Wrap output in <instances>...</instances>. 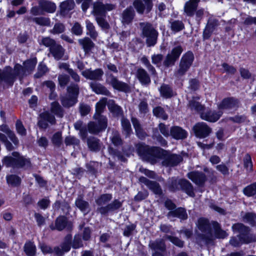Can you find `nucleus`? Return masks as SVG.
Returning <instances> with one entry per match:
<instances>
[{
	"mask_svg": "<svg viewBox=\"0 0 256 256\" xmlns=\"http://www.w3.org/2000/svg\"><path fill=\"white\" fill-rule=\"evenodd\" d=\"M222 114V112L218 111L216 112L215 111L203 112L200 113L201 118L210 122L217 121Z\"/></svg>",
	"mask_w": 256,
	"mask_h": 256,
	"instance_id": "nucleus-14",
	"label": "nucleus"
},
{
	"mask_svg": "<svg viewBox=\"0 0 256 256\" xmlns=\"http://www.w3.org/2000/svg\"><path fill=\"white\" fill-rule=\"evenodd\" d=\"M114 8V6L108 4L104 6L100 2L94 3L93 6V13L96 16V20L98 24L103 29H107L108 28V24L103 18L99 17L102 16L107 10H112Z\"/></svg>",
	"mask_w": 256,
	"mask_h": 256,
	"instance_id": "nucleus-6",
	"label": "nucleus"
},
{
	"mask_svg": "<svg viewBox=\"0 0 256 256\" xmlns=\"http://www.w3.org/2000/svg\"><path fill=\"white\" fill-rule=\"evenodd\" d=\"M188 175L190 179L198 186L202 185L206 180L205 176L201 172H193L188 173Z\"/></svg>",
	"mask_w": 256,
	"mask_h": 256,
	"instance_id": "nucleus-16",
	"label": "nucleus"
},
{
	"mask_svg": "<svg viewBox=\"0 0 256 256\" xmlns=\"http://www.w3.org/2000/svg\"><path fill=\"white\" fill-rule=\"evenodd\" d=\"M54 121L55 118L54 116L46 112L40 115V120L38 122V124L42 128H46L47 126V124H45L46 122L52 124L54 122Z\"/></svg>",
	"mask_w": 256,
	"mask_h": 256,
	"instance_id": "nucleus-22",
	"label": "nucleus"
},
{
	"mask_svg": "<svg viewBox=\"0 0 256 256\" xmlns=\"http://www.w3.org/2000/svg\"><path fill=\"white\" fill-rule=\"evenodd\" d=\"M24 252L28 256H34L36 252L34 244L31 242H28L24 245Z\"/></svg>",
	"mask_w": 256,
	"mask_h": 256,
	"instance_id": "nucleus-39",
	"label": "nucleus"
},
{
	"mask_svg": "<svg viewBox=\"0 0 256 256\" xmlns=\"http://www.w3.org/2000/svg\"><path fill=\"white\" fill-rule=\"evenodd\" d=\"M75 204L76 206L82 212H84L88 210V203L83 200L81 197H80L76 200Z\"/></svg>",
	"mask_w": 256,
	"mask_h": 256,
	"instance_id": "nucleus-40",
	"label": "nucleus"
},
{
	"mask_svg": "<svg viewBox=\"0 0 256 256\" xmlns=\"http://www.w3.org/2000/svg\"><path fill=\"white\" fill-rule=\"evenodd\" d=\"M150 248L154 251L153 256H163L159 252H162L165 249L163 240L156 241L150 244Z\"/></svg>",
	"mask_w": 256,
	"mask_h": 256,
	"instance_id": "nucleus-21",
	"label": "nucleus"
},
{
	"mask_svg": "<svg viewBox=\"0 0 256 256\" xmlns=\"http://www.w3.org/2000/svg\"><path fill=\"white\" fill-rule=\"evenodd\" d=\"M68 80V77L64 74L60 75L58 76L59 84L61 86H65Z\"/></svg>",
	"mask_w": 256,
	"mask_h": 256,
	"instance_id": "nucleus-59",
	"label": "nucleus"
},
{
	"mask_svg": "<svg viewBox=\"0 0 256 256\" xmlns=\"http://www.w3.org/2000/svg\"><path fill=\"white\" fill-rule=\"evenodd\" d=\"M82 246V244L80 236L78 235L76 236L72 244V247L74 248H78L81 247Z\"/></svg>",
	"mask_w": 256,
	"mask_h": 256,
	"instance_id": "nucleus-58",
	"label": "nucleus"
},
{
	"mask_svg": "<svg viewBox=\"0 0 256 256\" xmlns=\"http://www.w3.org/2000/svg\"><path fill=\"white\" fill-rule=\"evenodd\" d=\"M0 130L6 133L10 140L14 144H18V140L14 134L12 132L6 125H2L0 126Z\"/></svg>",
	"mask_w": 256,
	"mask_h": 256,
	"instance_id": "nucleus-30",
	"label": "nucleus"
},
{
	"mask_svg": "<svg viewBox=\"0 0 256 256\" xmlns=\"http://www.w3.org/2000/svg\"><path fill=\"white\" fill-rule=\"evenodd\" d=\"M72 32L76 35H80L82 32V26L78 22L74 24L72 28Z\"/></svg>",
	"mask_w": 256,
	"mask_h": 256,
	"instance_id": "nucleus-57",
	"label": "nucleus"
},
{
	"mask_svg": "<svg viewBox=\"0 0 256 256\" xmlns=\"http://www.w3.org/2000/svg\"><path fill=\"white\" fill-rule=\"evenodd\" d=\"M244 166L248 171H252V164L250 156L247 154L244 158Z\"/></svg>",
	"mask_w": 256,
	"mask_h": 256,
	"instance_id": "nucleus-49",
	"label": "nucleus"
},
{
	"mask_svg": "<svg viewBox=\"0 0 256 256\" xmlns=\"http://www.w3.org/2000/svg\"><path fill=\"white\" fill-rule=\"evenodd\" d=\"M106 82L118 90L126 92L128 90V86L126 84L119 81L112 74L107 76Z\"/></svg>",
	"mask_w": 256,
	"mask_h": 256,
	"instance_id": "nucleus-11",
	"label": "nucleus"
},
{
	"mask_svg": "<svg viewBox=\"0 0 256 256\" xmlns=\"http://www.w3.org/2000/svg\"><path fill=\"white\" fill-rule=\"evenodd\" d=\"M51 112L60 116H62V110L60 106L57 102H53L51 104Z\"/></svg>",
	"mask_w": 256,
	"mask_h": 256,
	"instance_id": "nucleus-43",
	"label": "nucleus"
},
{
	"mask_svg": "<svg viewBox=\"0 0 256 256\" xmlns=\"http://www.w3.org/2000/svg\"><path fill=\"white\" fill-rule=\"evenodd\" d=\"M121 206V203L118 201L114 200L112 204L106 207H102L99 209L100 212L102 214H105L109 210H113L118 208Z\"/></svg>",
	"mask_w": 256,
	"mask_h": 256,
	"instance_id": "nucleus-32",
	"label": "nucleus"
},
{
	"mask_svg": "<svg viewBox=\"0 0 256 256\" xmlns=\"http://www.w3.org/2000/svg\"><path fill=\"white\" fill-rule=\"evenodd\" d=\"M112 196L110 194H104L98 199L96 202L99 206H102L109 202L112 199Z\"/></svg>",
	"mask_w": 256,
	"mask_h": 256,
	"instance_id": "nucleus-48",
	"label": "nucleus"
},
{
	"mask_svg": "<svg viewBox=\"0 0 256 256\" xmlns=\"http://www.w3.org/2000/svg\"><path fill=\"white\" fill-rule=\"evenodd\" d=\"M122 125L126 134H128L131 131L130 124L129 121L124 118H122Z\"/></svg>",
	"mask_w": 256,
	"mask_h": 256,
	"instance_id": "nucleus-50",
	"label": "nucleus"
},
{
	"mask_svg": "<svg viewBox=\"0 0 256 256\" xmlns=\"http://www.w3.org/2000/svg\"><path fill=\"white\" fill-rule=\"evenodd\" d=\"M86 28L87 30V34H89L91 38H95L98 34L95 30L94 26L90 20H86Z\"/></svg>",
	"mask_w": 256,
	"mask_h": 256,
	"instance_id": "nucleus-41",
	"label": "nucleus"
},
{
	"mask_svg": "<svg viewBox=\"0 0 256 256\" xmlns=\"http://www.w3.org/2000/svg\"><path fill=\"white\" fill-rule=\"evenodd\" d=\"M16 128L18 134L22 136H24L26 134V130L24 127L22 123L20 121H18L16 123Z\"/></svg>",
	"mask_w": 256,
	"mask_h": 256,
	"instance_id": "nucleus-53",
	"label": "nucleus"
},
{
	"mask_svg": "<svg viewBox=\"0 0 256 256\" xmlns=\"http://www.w3.org/2000/svg\"><path fill=\"white\" fill-rule=\"evenodd\" d=\"M74 2L73 0H67L62 2L60 6V8L61 12L63 14H66L68 11L74 8Z\"/></svg>",
	"mask_w": 256,
	"mask_h": 256,
	"instance_id": "nucleus-29",
	"label": "nucleus"
},
{
	"mask_svg": "<svg viewBox=\"0 0 256 256\" xmlns=\"http://www.w3.org/2000/svg\"><path fill=\"white\" fill-rule=\"evenodd\" d=\"M134 15V12L132 8H127L123 13L122 22L124 24L129 23L132 20Z\"/></svg>",
	"mask_w": 256,
	"mask_h": 256,
	"instance_id": "nucleus-34",
	"label": "nucleus"
},
{
	"mask_svg": "<svg viewBox=\"0 0 256 256\" xmlns=\"http://www.w3.org/2000/svg\"><path fill=\"white\" fill-rule=\"evenodd\" d=\"M160 90L161 95L166 98H170L173 95L172 90L166 85L162 86Z\"/></svg>",
	"mask_w": 256,
	"mask_h": 256,
	"instance_id": "nucleus-42",
	"label": "nucleus"
},
{
	"mask_svg": "<svg viewBox=\"0 0 256 256\" xmlns=\"http://www.w3.org/2000/svg\"><path fill=\"white\" fill-rule=\"evenodd\" d=\"M214 235L213 236L210 230V226L206 220L200 218L198 220L197 226L198 229L202 232L206 233L207 238L212 240L214 238H224L228 236V234L224 230H221L217 222L214 223Z\"/></svg>",
	"mask_w": 256,
	"mask_h": 256,
	"instance_id": "nucleus-4",
	"label": "nucleus"
},
{
	"mask_svg": "<svg viewBox=\"0 0 256 256\" xmlns=\"http://www.w3.org/2000/svg\"><path fill=\"white\" fill-rule=\"evenodd\" d=\"M65 143L66 145L77 144L78 140L72 136H68L65 140Z\"/></svg>",
	"mask_w": 256,
	"mask_h": 256,
	"instance_id": "nucleus-63",
	"label": "nucleus"
},
{
	"mask_svg": "<svg viewBox=\"0 0 256 256\" xmlns=\"http://www.w3.org/2000/svg\"><path fill=\"white\" fill-rule=\"evenodd\" d=\"M88 145L89 148L92 151L99 150L100 148V145L98 140L94 138L88 139Z\"/></svg>",
	"mask_w": 256,
	"mask_h": 256,
	"instance_id": "nucleus-36",
	"label": "nucleus"
},
{
	"mask_svg": "<svg viewBox=\"0 0 256 256\" xmlns=\"http://www.w3.org/2000/svg\"><path fill=\"white\" fill-rule=\"evenodd\" d=\"M106 102V98H103L100 100L96 106V114L94 118L98 120V126L91 122L88 125V131L90 133H97L104 130L107 126L106 119V117L100 114L104 110Z\"/></svg>",
	"mask_w": 256,
	"mask_h": 256,
	"instance_id": "nucleus-3",
	"label": "nucleus"
},
{
	"mask_svg": "<svg viewBox=\"0 0 256 256\" xmlns=\"http://www.w3.org/2000/svg\"><path fill=\"white\" fill-rule=\"evenodd\" d=\"M40 6L42 10L48 12L52 13L56 9V6L54 3L44 0L40 1Z\"/></svg>",
	"mask_w": 256,
	"mask_h": 256,
	"instance_id": "nucleus-26",
	"label": "nucleus"
},
{
	"mask_svg": "<svg viewBox=\"0 0 256 256\" xmlns=\"http://www.w3.org/2000/svg\"><path fill=\"white\" fill-rule=\"evenodd\" d=\"M194 130L197 137L202 138L207 136L211 130L204 122L198 123L194 127Z\"/></svg>",
	"mask_w": 256,
	"mask_h": 256,
	"instance_id": "nucleus-13",
	"label": "nucleus"
},
{
	"mask_svg": "<svg viewBox=\"0 0 256 256\" xmlns=\"http://www.w3.org/2000/svg\"><path fill=\"white\" fill-rule=\"evenodd\" d=\"M170 134L175 139H183L186 137V132L179 126H174L171 128Z\"/></svg>",
	"mask_w": 256,
	"mask_h": 256,
	"instance_id": "nucleus-19",
	"label": "nucleus"
},
{
	"mask_svg": "<svg viewBox=\"0 0 256 256\" xmlns=\"http://www.w3.org/2000/svg\"><path fill=\"white\" fill-rule=\"evenodd\" d=\"M12 156H6L3 160V164L8 166H28L30 162L28 159L20 156L17 152H13Z\"/></svg>",
	"mask_w": 256,
	"mask_h": 256,
	"instance_id": "nucleus-7",
	"label": "nucleus"
},
{
	"mask_svg": "<svg viewBox=\"0 0 256 256\" xmlns=\"http://www.w3.org/2000/svg\"><path fill=\"white\" fill-rule=\"evenodd\" d=\"M180 183L188 194L190 196H194L192 186L188 181L186 180H181Z\"/></svg>",
	"mask_w": 256,
	"mask_h": 256,
	"instance_id": "nucleus-37",
	"label": "nucleus"
},
{
	"mask_svg": "<svg viewBox=\"0 0 256 256\" xmlns=\"http://www.w3.org/2000/svg\"><path fill=\"white\" fill-rule=\"evenodd\" d=\"M68 96L63 98L62 104L64 106H71L77 102V96L78 94V88L77 85H72L68 88Z\"/></svg>",
	"mask_w": 256,
	"mask_h": 256,
	"instance_id": "nucleus-8",
	"label": "nucleus"
},
{
	"mask_svg": "<svg viewBox=\"0 0 256 256\" xmlns=\"http://www.w3.org/2000/svg\"><path fill=\"white\" fill-rule=\"evenodd\" d=\"M182 52V49L180 46H177L174 48L170 52H169L164 60V64L169 66L174 64L176 60L179 58Z\"/></svg>",
	"mask_w": 256,
	"mask_h": 256,
	"instance_id": "nucleus-12",
	"label": "nucleus"
},
{
	"mask_svg": "<svg viewBox=\"0 0 256 256\" xmlns=\"http://www.w3.org/2000/svg\"><path fill=\"white\" fill-rule=\"evenodd\" d=\"M103 74L102 70L100 69H96L94 71L86 70L82 72L84 76L90 80H100Z\"/></svg>",
	"mask_w": 256,
	"mask_h": 256,
	"instance_id": "nucleus-17",
	"label": "nucleus"
},
{
	"mask_svg": "<svg viewBox=\"0 0 256 256\" xmlns=\"http://www.w3.org/2000/svg\"><path fill=\"white\" fill-rule=\"evenodd\" d=\"M194 59V55L191 52H188L184 55L181 59L180 68L176 74L178 76L183 75L192 65Z\"/></svg>",
	"mask_w": 256,
	"mask_h": 256,
	"instance_id": "nucleus-10",
	"label": "nucleus"
},
{
	"mask_svg": "<svg viewBox=\"0 0 256 256\" xmlns=\"http://www.w3.org/2000/svg\"><path fill=\"white\" fill-rule=\"evenodd\" d=\"M244 192L248 196H252L256 194V183L246 187L244 190Z\"/></svg>",
	"mask_w": 256,
	"mask_h": 256,
	"instance_id": "nucleus-46",
	"label": "nucleus"
},
{
	"mask_svg": "<svg viewBox=\"0 0 256 256\" xmlns=\"http://www.w3.org/2000/svg\"><path fill=\"white\" fill-rule=\"evenodd\" d=\"M50 54L57 60L61 58L64 54V49L58 44H54L50 48Z\"/></svg>",
	"mask_w": 256,
	"mask_h": 256,
	"instance_id": "nucleus-23",
	"label": "nucleus"
},
{
	"mask_svg": "<svg viewBox=\"0 0 256 256\" xmlns=\"http://www.w3.org/2000/svg\"><path fill=\"white\" fill-rule=\"evenodd\" d=\"M140 182L142 183L145 184L148 186L150 190H152L155 194H160L161 192V190L158 184L154 182L148 180L146 178L140 177Z\"/></svg>",
	"mask_w": 256,
	"mask_h": 256,
	"instance_id": "nucleus-20",
	"label": "nucleus"
},
{
	"mask_svg": "<svg viewBox=\"0 0 256 256\" xmlns=\"http://www.w3.org/2000/svg\"><path fill=\"white\" fill-rule=\"evenodd\" d=\"M47 68L46 65L40 64L38 67V72L35 74V77L39 78L47 72Z\"/></svg>",
	"mask_w": 256,
	"mask_h": 256,
	"instance_id": "nucleus-52",
	"label": "nucleus"
},
{
	"mask_svg": "<svg viewBox=\"0 0 256 256\" xmlns=\"http://www.w3.org/2000/svg\"><path fill=\"white\" fill-rule=\"evenodd\" d=\"M169 218L172 217H178L182 220H185L187 218V214L186 210L182 208H178L174 211H170L168 214Z\"/></svg>",
	"mask_w": 256,
	"mask_h": 256,
	"instance_id": "nucleus-27",
	"label": "nucleus"
},
{
	"mask_svg": "<svg viewBox=\"0 0 256 256\" xmlns=\"http://www.w3.org/2000/svg\"><path fill=\"white\" fill-rule=\"evenodd\" d=\"M180 160V156L174 154L168 156L166 160L162 162V164L166 166H174L178 164Z\"/></svg>",
	"mask_w": 256,
	"mask_h": 256,
	"instance_id": "nucleus-28",
	"label": "nucleus"
},
{
	"mask_svg": "<svg viewBox=\"0 0 256 256\" xmlns=\"http://www.w3.org/2000/svg\"><path fill=\"white\" fill-rule=\"evenodd\" d=\"M200 0H189L187 2L184 6V12L188 16H192L196 11Z\"/></svg>",
	"mask_w": 256,
	"mask_h": 256,
	"instance_id": "nucleus-15",
	"label": "nucleus"
},
{
	"mask_svg": "<svg viewBox=\"0 0 256 256\" xmlns=\"http://www.w3.org/2000/svg\"><path fill=\"white\" fill-rule=\"evenodd\" d=\"M236 102L232 98H228L224 100L218 106L220 111L224 110H228L235 107Z\"/></svg>",
	"mask_w": 256,
	"mask_h": 256,
	"instance_id": "nucleus-24",
	"label": "nucleus"
},
{
	"mask_svg": "<svg viewBox=\"0 0 256 256\" xmlns=\"http://www.w3.org/2000/svg\"><path fill=\"white\" fill-rule=\"evenodd\" d=\"M52 142L56 145H60L62 142V134L60 132L56 133L53 136Z\"/></svg>",
	"mask_w": 256,
	"mask_h": 256,
	"instance_id": "nucleus-54",
	"label": "nucleus"
},
{
	"mask_svg": "<svg viewBox=\"0 0 256 256\" xmlns=\"http://www.w3.org/2000/svg\"><path fill=\"white\" fill-rule=\"evenodd\" d=\"M108 106L110 110L114 114L118 115L121 113L120 108L119 106L115 104L112 100H110L108 102Z\"/></svg>",
	"mask_w": 256,
	"mask_h": 256,
	"instance_id": "nucleus-45",
	"label": "nucleus"
},
{
	"mask_svg": "<svg viewBox=\"0 0 256 256\" xmlns=\"http://www.w3.org/2000/svg\"><path fill=\"white\" fill-rule=\"evenodd\" d=\"M142 34L146 38V41L148 46H154L156 41L158 33L154 28L148 24H142Z\"/></svg>",
	"mask_w": 256,
	"mask_h": 256,
	"instance_id": "nucleus-9",
	"label": "nucleus"
},
{
	"mask_svg": "<svg viewBox=\"0 0 256 256\" xmlns=\"http://www.w3.org/2000/svg\"><path fill=\"white\" fill-rule=\"evenodd\" d=\"M137 77L142 84H148L150 81L146 72L143 69L140 68L138 70Z\"/></svg>",
	"mask_w": 256,
	"mask_h": 256,
	"instance_id": "nucleus-31",
	"label": "nucleus"
},
{
	"mask_svg": "<svg viewBox=\"0 0 256 256\" xmlns=\"http://www.w3.org/2000/svg\"><path fill=\"white\" fill-rule=\"evenodd\" d=\"M222 67L224 68V71L228 74H233L236 71V70L234 67L230 66L225 63L222 64Z\"/></svg>",
	"mask_w": 256,
	"mask_h": 256,
	"instance_id": "nucleus-62",
	"label": "nucleus"
},
{
	"mask_svg": "<svg viewBox=\"0 0 256 256\" xmlns=\"http://www.w3.org/2000/svg\"><path fill=\"white\" fill-rule=\"evenodd\" d=\"M78 42L82 46L83 49L86 52L90 50L94 46L92 42L88 38L80 39Z\"/></svg>",
	"mask_w": 256,
	"mask_h": 256,
	"instance_id": "nucleus-38",
	"label": "nucleus"
},
{
	"mask_svg": "<svg viewBox=\"0 0 256 256\" xmlns=\"http://www.w3.org/2000/svg\"><path fill=\"white\" fill-rule=\"evenodd\" d=\"M90 87L92 90L97 94L108 95L110 94L109 91L100 84L96 82L91 83Z\"/></svg>",
	"mask_w": 256,
	"mask_h": 256,
	"instance_id": "nucleus-25",
	"label": "nucleus"
},
{
	"mask_svg": "<svg viewBox=\"0 0 256 256\" xmlns=\"http://www.w3.org/2000/svg\"><path fill=\"white\" fill-rule=\"evenodd\" d=\"M7 182L9 184L16 186L20 184V179L16 175H10L6 178Z\"/></svg>",
	"mask_w": 256,
	"mask_h": 256,
	"instance_id": "nucleus-44",
	"label": "nucleus"
},
{
	"mask_svg": "<svg viewBox=\"0 0 256 256\" xmlns=\"http://www.w3.org/2000/svg\"><path fill=\"white\" fill-rule=\"evenodd\" d=\"M90 106L84 104H81L80 106V112L82 116L86 115L88 114V112H90Z\"/></svg>",
	"mask_w": 256,
	"mask_h": 256,
	"instance_id": "nucleus-61",
	"label": "nucleus"
},
{
	"mask_svg": "<svg viewBox=\"0 0 256 256\" xmlns=\"http://www.w3.org/2000/svg\"><path fill=\"white\" fill-rule=\"evenodd\" d=\"M138 153L143 160H152L153 157L160 158L161 154H165L166 152L158 148H149L148 146L139 144L137 148Z\"/></svg>",
	"mask_w": 256,
	"mask_h": 256,
	"instance_id": "nucleus-5",
	"label": "nucleus"
},
{
	"mask_svg": "<svg viewBox=\"0 0 256 256\" xmlns=\"http://www.w3.org/2000/svg\"><path fill=\"white\" fill-rule=\"evenodd\" d=\"M42 42L44 45L46 46H50V48L54 44H54V40L49 38H42Z\"/></svg>",
	"mask_w": 256,
	"mask_h": 256,
	"instance_id": "nucleus-64",
	"label": "nucleus"
},
{
	"mask_svg": "<svg viewBox=\"0 0 256 256\" xmlns=\"http://www.w3.org/2000/svg\"><path fill=\"white\" fill-rule=\"evenodd\" d=\"M183 24L180 21H174L172 23L171 28L172 30L178 32L184 28Z\"/></svg>",
	"mask_w": 256,
	"mask_h": 256,
	"instance_id": "nucleus-51",
	"label": "nucleus"
},
{
	"mask_svg": "<svg viewBox=\"0 0 256 256\" xmlns=\"http://www.w3.org/2000/svg\"><path fill=\"white\" fill-rule=\"evenodd\" d=\"M34 21L38 24L42 26H48L50 24V20L47 18H34Z\"/></svg>",
	"mask_w": 256,
	"mask_h": 256,
	"instance_id": "nucleus-56",
	"label": "nucleus"
},
{
	"mask_svg": "<svg viewBox=\"0 0 256 256\" xmlns=\"http://www.w3.org/2000/svg\"><path fill=\"white\" fill-rule=\"evenodd\" d=\"M153 112L154 115L158 118H160L163 120H166L168 118L163 109L160 107L154 108L153 110Z\"/></svg>",
	"mask_w": 256,
	"mask_h": 256,
	"instance_id": "nucleus-47",
	"label": "nucleus"
},
{
	"mask_svg": "<svg viewBox=\"0 0 256 256\" xmlns=\"http://www.w3.org/2000/svg\"><path fill=\"white\" fill-rule=\"evenodd\" d=\"M67 224L69 227L70 226L71 224H68V222L64 216H60L56 220L55 225L56 228L59 230H62L67 226Z\"/></svg>",
	"mask_w": 256,
	"mask_h": 256,
	"instance_id": "nucleus-35",
	"label": "nucleus"
},
{
	"mask_svg": "<svg viewBox=\"0 0 256 256\" xmlns=\"http://www.w3.org/2000/svg\"><path fill=\"white\" fill-rule=\"evenodd\" d=\"M145 2V6L140 0H136L134 5L137 12L138 13L142 14L144 12V7H146L148 12H149L152 8V4L151 2L152 0H143Z\"/></svg>",
	"mask_w": 256,
	"mask_h": 256,
	"instance_id": "nucleus-18",
	"label": "nucleus"
},
{
	"mask_svg": "<svg viewBox=\"0 0 256 256\" xmlns=\"http://www.w3.org/2000/svg\"><path fill=\"white\" fill-rule=\"evenodd\" d=\"M0 140L4 144L8 150H11L12 149V145L6 140V138L4 134L0 133Z\"/></svg>",
	"mask_w": 256,
	"mask_h": 256,
	"instance_id": "nucleus-55",
	"label": "nucleus"
},
{
	"mask_svg": "<svg viewBox=\"0 0 256 256\" xmlns=\"http://www.w3.org/2000/svg\"><path fill=\"white\" fill-rule=\"evenodd\" d=\"M132 121L138 136L140 138H144L146 136V134L142 129L140 125L138 120L136 118H132Z\"/></svg>",
	"mask_w": 256,
	"mask_h": 256,
	"instance_id": "nucleus-33",
	"label": "nucleus"
},
{
	"mask_svg": "<svg viewBox=\"0 0 256 256\" xmlns=\"http://www.w3.org/2000/svg\"><path fill=\"white\" fill-rule=\"evenodd\" d=\"M234 233H240L237 237L232 238L230 243L234 246H238L243 244L256 242V236H252L248 232V228L242 224H236L232 226Z\"/></svg>",
	"mask_w": 256,
	"mask_h": 256,
	"instance_id": "nucleus-2",
	"label": "nucleus"
},
{
	"mask_svg": "<svg viewBox=\"0 0 256 256\" xmlns=\"http://www.w3.org/2000/svg\"><path fill=\"white\" fill-rule=\"evenodd\" d=\"M190 106L192 110L194 109L198 111L201 110L203 107L202 105H200L198 102H192L191 101L190 102Z\"/></svg>",
	"mask_w": 256,
	"mask_h": 256,
	"instance_id": "nucleus-60",
	"label": "nucleus"
},
{
	"mask_svg": "<svg viewBox=\"0 0 256 256\" xmlns=\"http://www.w3.org/2000/svg\"><path fill=\"white\" fill-rule=\"evenodd\" d=\"M37 62L36 58H32L26 61L24 64V68L18 64L15 65L14 69L10 67H6L3 72L0 70V80L10 82L13 81L15 77L20 74H26L32 72Z\"/></svg>",
	"mask_w": 256,
	"mask_h": 256,
	"instance_id": "nucleus-1",
	"label": "nucleus"
}]
</instances>
